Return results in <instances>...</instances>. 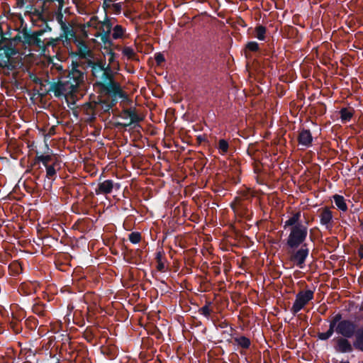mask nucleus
I'll use <instances>...</instances> for the list:
<instances>
[{
	"mask_svg": "<svg viewBox=\"0 0 363 363\" xmlns=\"http://www.w3.org/2000/svg\"><path fill=\"white\" fill-rule=\"evenodd\" d=\"M329 329L325 333H318V337L321 340L329 339L335 332L346 338L353 337L357 331L356 324L347 319H342L340 313H337L329 320Z\"/></svg>",
	"mask_w": 363,
	"mask_h": 363,
	"instance_id": "obj_1",
	"label": "nucleus"
},
{
	"mask_svg": "<svg viewBox=\"0 0 363 363\" xmlns=\"http://www.w3.org/2000/svg\"><path fill=\"white\" fill-rule=\"evenodd\" d=\"M289 235L286 239V245L288 248L296 249L306 239L308 235V228L303 224H297L289 228Z\"/></svg>",
	"mask_w": 363,
	"mask_h": 363,
	"instance_id": "obj_2",
	"label": "nucleus"
},
{
	"mask_svg": "<svg viewBox=\"0 0 363 363\" xmlns=\"http://www.w3.org/2000/svg\"><path fill=\"white\" fill-rule=\"evenodd\" d=\"M21 33H23L25 47H34L43 51L45 50V42L40 38H37L32 30L28 28L27 25L22 27Z\"/></svg>",
	"mask_w": 363,
	"mask_h": 363,
	"instance_id": "obj_3",
	"label": "nucleus"
},
{
	"mask_svg": "<svg viewBox=\"0 0 363 363\" xmlns=\"http://www.w3.org/2000/svg\"><path fill=\"white\" fill-rule=\"evenodd\" d=\"M72 69L68 72L67 76L65 79L68 83H70L69 85L71 91L75 93L78 91L79 85L84 82V72L78 69L79 65L77 62H72Z\"/></svg>",
	"mask_w": 363,
	"mask_h": 363,
	"instance_id": "obj_4",
	"label": "nucleus"
},
{
	"mask_svg": "<svg viewBox=\"0 0 363 363\" xmlns=\"http://www.w3.org/2000/svg\"><path fill=\"white\" fill-rule=\"evenodd\" d=\"M308 249L306 245H301V247L295 250V249H289L287 251V256L289 261L294 264H296L300 268H303L305 260L308 255Z\"/></svg>",
	"mask_w": 363,
	"mask_h": 363,
	"instance_id": "obj_5",
	"label": "nucleus"
},
{
	"mask_svg": "<svg viewBox=\"0 0 363 363\" xmlns=\"http://www.w3.org/2000/svg\"><path fill=\"white\" fill-rule=\"evenodd\" d=\"M103 90L111 98H120L123 100H128V94L123 91L120 84L115 80L107 82L106 83H100Z\"/></svg>",
	"mask_w": 363,
	"mask_h": 363,
	"instance_id": "obj_6",
	"label": "nucleus"
},
{
	"mask_svg": "<svg viewBox=\"0 0 363 363\" xmlns=\"http://www.w3.org/2000/svg\"><path fill=\"white\" fill-rule=\"evenodd\" d=\"M313 294L314 293L311 290L299 291L296 294L295 301L291 308V312L296 314L303 309L313 298Z\"/></svg>",
	"mask_w": 363,
	"mask_h": 363,
	"instance_id": "obj_7",
	"label": "nucleus"
},
{
	"mask_svg": "<svg viewBox=\"0 0 363 363\" xmlns=\"http://www.w3.org/2000/svg\"><path fill=\"white\" fill-rule=\"evenodd\" d=\"M74 43L77 48V51L76 52H72L71 55L73 57L78 56L80 59H87V58H93L94 53L89 48L86 42L83 40H79L77 38L74 39Z\"/></svg>",
	"mask_w": 363,
	"mask_h": 363,
	"instance_id": "obj_8",
	"label": "nucleus"
},
{
	"mask_svg": "<svg viewBox=\"0 0 363 363\" xmlns=\"http://www.w3.org/2000/svg\"><path fill=\"white\" fill-rule=\"evenodd\" d=\"M69 84L70 83H68L65 79L57 82H52L50 84L49 91H52L57 97H60L65 93L73 94Z\"/></svg>",
	"mask_w": 363,
	"mask_h": 363,
	"instance_id": "obj_9",
	"label": "nucleus"
},
{
	"mask_svg": "<svg viewBox=\"0 0 363 363\" xmlns=\"http://www.w3.org/2000/svg\"><path fill=\"white\" fill-rule=\"evenodd\" d=\"M319 217L322 225L327 228H332L333 214L330 208L324 207L319 209Z\"/></svg>",
	"mask_w": 363,
	"mask_h": 363,
	"instance_id": "obj_10",
	"label": "nucleus"
},
{
	"mask_svg": "<svg viewBox=\"0 0 363 363\" xmlns=\"http://www.w3.org/2000/svg\"><path fill=\"white\" fill-rule=\"evenodd\" d=\"M335 349L337 352L346 353L352 351V345L347 338L339 337L335 340Z\"/></svg>",
	"mask_w": 363,
	"mask_h": 363,
	"instance_id": "obj_11",
	"label": "nucleus"
},
{
	"mask_svg": "<svg viewBox=\"0 0 363 363\" xmlns=\"http://www.w3.org/2000/svg\"><path fill=\"white\" fill-rule=\"evenodd\" d=\"M0 57H11L18 53V50L12 45L11 41L2 43L1 44Z\"/></svg>",
	"mask_w": 363,
	"mask_h": 363,
	"instance_id": "obj_12",
	"label": "nucleus"
},
{
	"mask_svg": "<svg viewBox=\"0 0 363 363\" xmlns=\"http://www.w3.org/2000/svg\"><path fill=\"white\" fill-rule=\"evenodd\" d=\"M46 167L47 177L52 178L56 174V171L60 169V163L58 160H42Z\"/></svg>",
	"mask_w": 363,
	"mask_h": 363,
	"instance_id": "obj_13",
	"label": "nucleus"
},
{
	"mask_svg": "<svg viewBox=\"0 0 363 363\" xmlns=\"http://www.w3.org/2000/svg\"><path fill=\"white\" fill-rule=\"evenodd\" d=\"M123 114L125 116V118H130V125L134 124L133 128H140V125L138 124L140 121L143 120V118H141L136 112L135 109L132 108H126L123 110Z\"/></svg>",
	"mask_w": 363,
	"mask_h": 363,
	"instance_id": "obj_14",
	"label": "nucleus"
},
{
	"mask_svg": "<svg viewBox=\"0 0 363 363\" xmlns=\"http://www.w3.org/2000/svg\"><path fill=\"white\" fill-rule=\"evenodd\" d=\"M298 143L303 146L308 147L311 145L313 137L309 130L303 129L298 136Z\"/></svg>",
	"mask_w": 363,
	"mask_h": 363,
	"instance_id": "obj_15",
	"label": "nucleus"
},
{
	"mask_svg": "<svg viewBox=\"0 0 363 363\" xmlns=\"http://www.w3.org/2000/svg\"><path fill=\"white\" fill-rule=\"evenodd\" d=\"M18 64V62L12 57L8 58L0 57V68L13 71L17 69Z\"/></svg>",
	"mask_w": 363,
	"mask_h": 363,
	"instance_id": "obj_16",
	"label": "nucleus"
},
{
	"mask_svg": "<svg viewBox=\"0 0 363 363\" xmlns=\"http://www.w3.org/2000/svg\"><path fill=\"white\" fill-rule=\"evenodd\" d=\"M113 189V182L111 180H106L99 183L96 189V194H110Z\"/></svg>",
	"mask_w": 363,
	"mask_h": 363,
	"instance_id": "obj_17",
	"label": "nucleus"
},
{
	"mask_svg": "<svg viewBox=\"0 0 363 363\" xmlns=\"http://www.w3.org/2000/svg\"><path fill=\"white\" fill-rule=\"evenodd\" d=\"M60 28L62 30V34L60 35V38H65L66 41L69 43L70 39H75L77 38L76 33L74 31L73 28L70 25H67L65 23L60 26Z\"/></svg>",
	"mask_w": 363,
	"mask_h": 363,
	"instance_id": "obj_18",
	"label": "nucleus"
},
{
	"mask_svg": "<svg viewBox=\"0 0 363 363\" xmlns=\"http://www.w3.org/2000/svg\"><path fill=\"white\" fill-rule=\"evenodd\" d=\"M101 74V83H106L107 82H111L114 80L115 73L113 71L112 67L110 65H104V69H103Z\"/></svg>",
	"mask_w": 363,
	"mask_h": 363,
	"instance_id": "obj_19",
	"label": "nucleus"
},
{
	"mask_svg": "<svg viewBox=\"0 0 363 363\" xmlns=\"http://www.w3.org/2000/svg\"><path fill=\"white\" fill-rule=\"evenodd\" d=\"M355 340L353 346L355 349L363 352V326L359 328L355 333Z\"/></svg>",
	"mask_w": 363,
	"mask_h": 363,
	"instance_id": "obj_20",
	"label": "nucleus"
},
{
	"mask_svg": "<svg viewBox=\"0 0 363 363\" xmlns=\"http://www.w3.org/2000/svg\"><path fill=\"white\" fill-rule=\"evenodd\" d=\"M354 110L352 108H342L340 110V119L342 123L350 122L354 116Z\"/></svg>",
	"mask_w": 363,
	"mask_h": 363,
	"instance_id": "obj_21",
	"label": "nucleus"
},
{
	"mask_svg": "<svg viewBox=\"0 0 363 363\" xmlns=\"http://www.w3.org/2000/svg\"><path fill=\"white\" fill-rule=\"evenodd\" d=\"M99 18H98V16H92V17L90 18L89 21L86 22V23H84V24L82 26V33H83V34H84V35L85 37H87V36H88V35H87V32L86 31V30H85V29H86V28H91V27H93V28H96V29H98V24H99Z\"/></svg>",
	"mask_w": 363,
	"mask_h": 363,
	"instance_id": "obj_22",
	"label": "nucleus"
},
{
	"mask_svg": "<svg viewBox=\"0 0 363 363\" xmlns=\"http://www.w3.org/2000/svg\"><path fill=\"white\" fill-rule=\"evenodd\" d=\"M300 218L301 212L294 213L291 217L285 221L284 225V229H286L287 227L292 228L293 226H296L297 224H301L299 223Z\"/></svg>",
	"mask_w": 363,
	"mask_h": 363,
	"instance_id": "obj_23",
	"label": "nucleus"
},
{
	"mask_svg": "<svg viewBox=\"0 0 363 363\" xmlns=\"http://www.w3.org/2000/svg\"><path fill=\"white\" fill-rule=\"evenodd\" d=\"M218 152L221 155H225L229 151V144L227 140L225 139H220L218 140V144L216 145Z\"/></svg>",
	"mask_w": 363,
	"mask_h": 363,
	"instance_id": "obj_24",
	"label": "nucleus"
},
{
	"mask_svg": "<svg viewBox=\"0 0 363 363\" xmlns=\"http://www.w3.org/2000/svg\"><path fill=\"white\" fill-rule=\"evenodd\" d=\"M333 199L335 203V205L337 206L339 209H340L342 211H347V206L345 203V200L343 196L335 194V196H333Z\"/></svg>",
	"mask_w": 363,
	"mask_h": 363,
	"instance_id": "obj_25",
	"label": "nucleus"
},
{
	"mask_svg": "<svg viewBox=\"0 0 363 363\" xmlns=\"http://www.w3.org/2000/svg\"><path fill=\"white\" fill-rule=\"evenodd\" d=\"M104 65H106V62L101 60L97 61V64L93 67L91 69L92 75L94 77H98L101 72H102L103 69H104Z\"/></svg>",
	"mask_w": 363,
	"mask_h": 363,
	"instance_id": "obj_26",
	"label": "nucleus"
},
{
	"mask_svg": "<svg viewBox=\"0 0 363 363\" xmlns=\"http://www.w3.org/2000/svg\"><path fill=\"white\" fill-rule=\"evenodd\" d=\"M125 32V29L121 25H116L113 28L112 38L114 40L122 38Z\"/></svg>",
	"mask_w": 363,
	"mask_h": 363,
	"instance_id": "obj_27",
	"label": "nucleus"
},
{
	"mask_svg": "<svg viewBox=\"0 0 363 363\" xmlns=\"http://www.w3.org/2000/svg\"><path fill=\"white\" fill-rule=\"evenodd\" d=\"M255 37L259 40H265L267 28L262 25H258L255 27Z\"/></svg>",
	"mask_w": 363,
	"mask_h": 363,
	"instance_id": "obj_28",
	"label": "nucleus"
},
{
	"mask_svg": "<svg viewBox=\"0 0 363 363\" xmlns=\"http://www.w3.org/2000/svg\"><path fill=\"white\" fill-rule=\"evenodd\" d=\"M259 50V45L255 41H250L248 42L245 47V52L246 56L247 55V52H257Z\"/></svg>",
	"mask_w": 363,
	"mask_h": 363,
	"instance_id": "obj_29",
	"label": "nucleus"
},
{
	"mask_svg": "<svg viewBox=\"0 0 363 363\" xmlns=\"http://www.w3.org/2000/svg\"><path fill=\"white\" fill-rule=\"evenodd\" d=\"M99 23L101 25L100 28L98 27L99 30H112L113 28L111 20L106 15L105 16V19L103 21H99Z\"/></svg>",
	"mask_w": 363,
	"mask_h": 363,
	"instance_id": "obj_30",
	"label": "nucleus"
},
{
	"mask_svg": "<svg viewBox=\"0 0 363 363\" xmlns=\"http://www.w3.org/2000/svg\"><path fill=\"white\" fill-rule=\"evenodd\" d=\"M235 340L242 348H248L250 345V340L244 336L238 337Z\"/></svg>",
	"mask_w": 363,
	"mask_h": 363,
	"instance_id": "obj_31",
	"label": "nucleus"
},
{
	"mask_svg": "<svg viewBox=\"0 0 363 363\" xmlns=\"http://www.w3.org/2000/svg\"><path fill=\"white\" fill-rule=\"evenodd\" d=\"M101 38V42L104 43V49L108 50L113 45V41L110 39V37H106V35H99Z\"/></svg>",
	"mask_w": 363,
	"mask_h": 363,
	"instance_id": "obj_32",
	"label": "nucleus"
},
{
	"mask_svg": "<svg viewBox=\"0 0 363 363\" xmlns=\"http://www.w3.org/2000/svg\"><path fill=\"white\" fill-rule=\"evenodd\" d=\"M199 311L201 314L204 315L206 317H208L211 313L212 312L210 303H208L204 306L201 307L199 309Z\"/></svg>",
	"mask_w": 363,
	"mask_h": 363,
	"instance_id": "obj_33",
	"label": "nucleus"
},
{
	"mask_svg": "<svg viewBox=\"0 0 363 363\" xmlns=\"http://www.w3.org/2000/svg\"><path fill=\"white\" fill-rule=\"evenodd\" d=\"M129 240L133 243H138L141 240V235L138 232L131 233L129 235Z\"/></svg>",
	"mask_w": 363,
	"mask_h": 363,
	"instance_id": "obj_34",
	"label": "nucleus"
},
{
	"mask_svg": "<svg viewBox=\"0 0 363 363\" xmlns=\"http://www.w3.org/2000/svg\"><path fill=\"white\" fill-rule=\"evenodd\" d=\"M123 54L126 56L128 59H133L135 56V52L130 47H125L123 49Z\"/></svg>",
	"mask_w": 363,
	"mask_h": 363,
	"instance_id": "obj_35",
	"label": "nucleus"
},
{
	"mask_svg": "<svg viewBox=\"0 0 363 363\" xmlns=\"http://www.w3.org/2000/svg\"><path fill=\"white\" fill-rule=\"evenodd\" d=\"M18 33L16 36H14L13 38L9 40V41H11V43L12 42L17 43H21L24 46V39L23 38V33H21V30L18 29Z\"/></svg>",
	"mask_w": 363,
	"mask_h": 363,
	"instance_id": "obj_36",
	"label": "nucleus"
},
{
	"mask_svg": "<svg viewBox=\"0 0 363 363\" xmlns=\"http://www.w3.org/2000/svg\"><path fill=\"white\" fill-rule=\"evenodd\" d=\"M155 60L158 66H160L165 61L164 56L161 52H156L155 54Z\"/></svg>",
	"mask_w": 363,
	"mask_h": 363,
	"instance_id": "obj_37",
	"label": "nucleus"
},
{
	"mask_svg": "<svg viewBox=\"0 0 363 363\" xmlns=\"http://www.w3.org/2000/svg\"><path fill=\"white\" fill-rule=\"evenodd\" d=\"M106 53L110 56L108 59L109 64H115L116 54L112 50L111 48L106 50Z\"/></svg>",
	"mask_w": 363,
	"mask_h": 363,
	"instance_id": "obj_38",
	"label": "nucleus"
},
{
	"mask_svg": "<svg viewBox=\"0 0 363 363\" xmlns=\"http://www.w3.org/2000/svg\"><path fill=\"white\" fill-rule=\"evenodd\" d=\"M56 20H57V23L60 24V26H62V25L66 23V22L64 21V16H63V13H62V10H60V9H59L58 12H57V13H56Z\"/></svg>",
	"mask_w": 363,
	"mask_h": 363,
	"instance_id": "obj_39",
	"label": "nucleus"
},
{
	"mask_svg": "<svg viewBox=\"0 0 363 363\" xmlns=\"http://www.w3.org/2000/svg\"><path fill=\"white\" fill-rule=\"evenodd\" d=\"M157 269L160 272H162L165 269V265L162 262V259H161V255L160 254H158L157 256Z\"/></svg>",
	"mask_w": 363,
	"mask_h": 363,
	"instance_id": "obj_40",
	"label": "nucleus"
},
{
	"mask_svg": "<svg viewBox=\"0 0 363 363\" xmlns=\"http://www.w3.org/2000/svg\"><path fill=\"white\" fill-rule=\"evenodd\" d=\"M62 39L60 38V36L59 38H50V40L47 43H45V45H46V48L48 47V46H55L57 45V43L62 40Z\"/></svg>",
	"mask_w": 363,
	"mask_h": 363,
	"instance_id": "obj_41",
	"label": "nucleus"
},
{
	"mask_svg": "<svg viewBox=\"0 0 363 363\" xmlns=\"http://www.w3.org/2000/svg\"><path fill=\"white\" fill-rule=\"evenodd\" d=\"M241 199H236L231 204L232 208H233L234 211L238 212L240 208Z\"/></svg>",
	"mask_w": 363,
	"mask_h": 363,
	"instance_id": "obj_42",
	"label": "nucleus"
},
{
	"mask_svg": "<svg viewBox=\"0 0 363 363\" xmlns=\"http://www.w3.org/2000/svg\"><path fill=\"white\" fill-rule=\"evenodd\" d=\"M111 33V30H99V32H98L95 36L96 38H99V35H106V37H110V35Z\"/></svg>",
	"mask_w": 363,
	"mask_h": 363,
	"instance_id": "obj_43",
	"label": "nucleus"
},
{
	"mask_svg": "<svg viewBox=\"0 0 363 363\" xmlns=\"http://www.w3.org/2000/svg\"><path fill=\"white\" fill-rule=\"evenodd\" d=\"M43 12H44V8L43 6L41 10H39L38 9H34L33 11L30 12V14L32 16H35L38 18L43 13Z\"/></svg>",
	"mask_w": 363,
	"mask_h": 363,
	"instance_id": "obj_44",
	"label": "nucleus"
},
{
	"mask_svg": "<svg viewBox=\"0 0 363 363\" xmlns=\"http://www.w3.org/2000/svg\"><path fill=\"white\" fill-rule=\"evenodd\" d=\"M274 51L272 50H264L262 51V55H264V56H267L268 57V58L267 59V60H269L270 58H272L273 56H274Z\"/></svg>",
	"mask_w": 363,
	"mask_h": 363,
	"instance_id": "obj_45",
	"label": "nucleus"
},
{
	"mask_svg": "<svg viewBox=\"0 0 363 363\" xmlns=\"http://www.w3.org/2000/svg\"><path fill=\"white\" fill-rule=\"evenodd\" d=\"M129 125H130V123H121V122H116L114 124V126L116 128H122V129H125V130Z\"/></svg>",
	"mask_w": 363,
	"mask_h": 363,
	"instance_id": "obj_46",
	"label": "nucleus"
},
{
	"mask_svg": "<svg viewBox=\"0 0 363 363\" xmlns=\"http://www.w3.org/2000/svg\"><path fill=\"white\" fill-rule=\"evenodd\" d=\"M57 1L60 4V9L62 10L64 5V0H44V3Z\"/></svg>",
	"mask_w": 363,
	"mask_h": 363,
	"instance_id": "obj_47",
	"label": "nucleus"
},
{
	"mask_svg": "<svg viewBox=\"0 0 363 363\" xmlns=\"http://www.w3.org/2000/svg\"><path fill=\"white\" fill-rule=\"evenodd\" d=\"M33 32L37 36V38H40L45 33L43 29H40Z\"/></svg>",
	"mask_w": 363,
	"mask_h": 363,
	"instance_id": "obj_48",
	"label": "nucleus"
},
{
	"mask_svg": "<svg viewBox=\"0 0 363 363\" xmlns=\"http://www.w3.org/2000/svg\"><path fill=\"white\" fill-rule=\"evenodd\" d=\"M113 7L116 13H120L121 11V6L119 4H113Z\"/></svg>",
	"mask_w": 363,
	"mask_h": 363,
	"instance_id": "obj_49",
	"label": "nucleus"
},
{
	"mask_svg": "<svg viewBox=\"0 0 363 363\" xmlns=\"http://www.w3.org/2000/svg\"><path fill=\"white\" fill-rule=\"evenodd\" d=\"M87 67L93 68L94 66H95L96 64H97V62H94L90 59H89L86 62Z\"/></svg>",
	"mask_w": 363,
	"mask_h": 363,
	"instance_id": "obj_50",
	"label": "nucleus"
},
{
	"mask_svg": "<svg viewBox=\"0 0 363 363\" xmlns=\"http://www.w3.org/2000/svg\"><path fill=\"white\" fill-rule=\"evenodd\" d=\"M102 108L105 112H108L111 108H112L111 105L108 103L104 104V105L102 106Z\"/></svg>",
	"mask_w": 363,
	"mask_h": 363,
	"instance_id": "obj_51",
	"label": "nucleus"
},
{
	"mask_svg": "<svg viewBox=\"0 0 363 363\" xmlns=\"http://www.w3.org/2000/svg\"><path fill=\"white\" fill-rule=\"evenodd\" d=\"M38 19L45 24L48 23V19L44 16L43 13Z\"/></svg>",
	"mask_w": 363,
	"mask_h": 363,
	"instance_id": "obj_52",
	"label": "nucleus"
},
{
	"mask_svg": "<svg viewBox=\"0 0 363 363\" xmlns=\"http://www.w3.org/2000/svg\"><path fill=\"white\" fill-rule=\"evenodd\" d=\"M259 164H260V160L255 161L254 166H255V169L256 172H258L260 170Z\"/></svg>",
	"mask_w": 363,
	"mask_h": 363,
	"instance_id": "obj_53",
	"label": "nucleus"
},
{
	"mask_svg": "<svg viewBox=\"0 0 363 363\" xmlns=\"http://www.w3.org/2000/svg\"><path fill=\"white\" fill-rule=\"evenodd\" d=\"M112 1L111 0H104V3H103V7L106 9L107 8L109 7V3L111 2Z\"/></svg>",
	"mask_w": 363,
	"mask_h": 363,
	"instance_id": "obj_54",
	"label": "nucleus"
},
{
	"mask_svg": "<svg viewBox=\"0 0 363 363\" xmlns=\"http://www.w3.org/2000/svg\"><path fill=\"white\" fill-rule=\"evenodd\" d=\"M43 29L44 33L52 31V28L48 23L45 24V28Z\"/></svg>",
	"mask_w": 363,
	"mask_h": 363,
	"instance_id": "obj_55",
	"label": "nucleus"
},
{
	"mask_svg": "<svg viewBox=\"0 0 363 363\" xmlns=\"http://www.w3.org/2000/svg\"><path fill=\"white\" fill-rule=\"evenodd\" d=\"M33 82L35 84H40L42 83V79L38 77H35L33 79Z\"/></svg>",
	"mask_w": 363,
	"mask_h": 363,
	"instance_id": "obj_56",
	"label": "nucleus"
},
{
	"mask_svg": "<svg viewBox=\"0 0 363 363\" xmlns=\"http://www.w3.org/2000/svg\"><path fill=\"white\" fill-rule=\"evenodd\" d=\"M117 98H112L111 102L108 104L111 105V107L113 108L117 104Z\"/></svg>",
	"mask_w": 363,
	"mask_h": 363,
	"instance_id": "obj_57",
	"label": "nucleus"
},
{
	"mask_svg": "<svg viewBox=\"0 0 363 363\" xmlns=\"http://www.w3.org/2000/svg\"><path fill=\"white\" fill-rule=\"evenodd\" d=\"M35 159H51V157L49 155H41V156H36Z\"/></svg>",
	"mask_w": 363,
	"mask_h": 363,
	"instance_id": "obj_58",
	"label": "nucleus"
},
{
	"mask_svg": "<svg viewBox=\"0 0 363 363\" xmlns=\"http://www.w3.org/2000/svg\"><path fill=\"white\" fill-rule=\"evenodd\" d=\"M113 65V67L112 69L113 70V69H116V70H119V63L118 62H116L115 64H112Z\"/></svg>",
	"mask_w": 363,
	"mask_h": 363,
	"instance_id": "obj_59",
	"label": "nucleus"
},
{
	"mask_svg": "<svg viewBox=\"0 0 363 363\" xmlns=\"http://www.w3.org/2000/svg\"><path fill=\"white\" fill-rule=\"evenodd\" d=\"M18 264H16V263H13L11 265V267H18Z\"/></svg>",
	"mask_w": 363,
	"mask_h": 363,
	"instance_id": "obj_60",
	"label": "nucleus"
},
{
	"mask_svg": "<svg viewBox=\"0 0 363 363\" xmlns=\"http://www.w3.org/2000/svg\"><path fill=\"white\" fill-rule=\"evenodd\" d=\"M359 310L363 311V303H362L360 308H359Z\"/></svg>",
	"mask_w": 363,
	"mask_h": 363,
	"instance_id": "obj_61",
	"label": "nucleus"
},
{
	"mask_svg": "<svg viewBox=\"0 0 363 363\" xmlns=\"http://www.w3.org/2000/svg\"><path fill=\"white\" fill-rule=\"evenodd\" d=\"M131 162H133V160H131ZM136 162H138V160H134V162L133 163L134 166L136 165Z\"/></svg>",
	"mask_w": 363,
	"mask_h": 363,
	"instance_id": "obj_62",
	"label": "nucleus"
},
{
	"mask_svg": "<svg viewBox=\"0 0 363 363\" xmlns=\"http://www.w3.org/2000/svg\"><path fill=\"white\" fill-rule=\"evenodd\" d=\"M339 363H350L349 362H344V361H341Z\"/></svg>",
	"mask_w": 363,
	"mask_h": 363,
	"instance_id": "obj_63",
	"label": "nucleus"
},
{
	"mask_svg": "<svg viewBox=\"0 0 363 363\" xmlns=\"http://www.w3.org/2000/svg\"><path fill=\"white\" fill-rule=\"evenodd\" d=\"M359 255H360L361 258H363V253L359 252Z\"/></svg>",
	"mask_w": 363,
	"mask_h": 363,
	"instance_id": "obj_64",
	"label": "nucleus"
}]
</instances>
